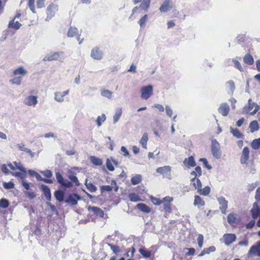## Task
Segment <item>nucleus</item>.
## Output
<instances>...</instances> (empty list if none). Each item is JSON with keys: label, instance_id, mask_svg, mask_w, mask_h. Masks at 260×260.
I'll return each mask as SVG.
<instances>
[{"label": "nucleus", "instance_id": "3", "mask_svg": "<svg viewBox=\"0 0 260 260\" xmlns=\"http://www.w3.org/2000/svg\"><path fill=\"white\" fill-rule=\"evenodd\" d=\"M250 212L253 219H255L258 216L259 217V219L257 221L256 225L257 226L260 227V207L258 206L257 203L253 204V207L251 209ZM257 235L260 236V230L257 232Z\"/></svg>", "mask_w": 260, "mask_h": 260}, {"label": "nucleus", "instance_id": "12", "mask_svg": "<svg viewBox=\"0 0 260 260\" xmlns=\"http://www.w3.org/2000/svg\"><path fill=\"white\" fill-rule=\"evenodd\" d=\"M91 57L94 59L101 60L103 57V53L98 47H94L91 51Z\"/></svg>", "mask_w": 260, "mask_h": 260}, {"label": "nucleus", "instance_id": "17", "mask_svg": "<svg viewBox=\"0 0 260 260\" xmlns=\"http://www.w3.org/2000/svg\"><path fill=\"white\" fill-rule=\"evenodd\" d=\"M170 3L171 0H165L159 8V11L161 12H167L170 11L172 8Z\"/></svg>", "mask_w": 260, "mask_h": 260}, {"label": "nucleus", "instance_id": "35", "mask_svg": "<svg viewBox=\"0 0 260 260\" xmlns=\"http://www.w3.org/2000/svg\"><path fill=\"white\" fill-rule=\"evenodd\" d=\"M106 244L108 246L110 247V249L113 251L114 254L117 255L121 251L120 248L118 246L113 245L109 243H106Z\"/></svg>", "mask_w": 260, "mask_h": 260}, {"label": "nucleus", "instance_id": "13", "mask_svg": "<svg viewBox=\"0 0 260 260\" xmlns=\"http://www.w3.org/2000/svg\"><path fill=\"white\" fill-rule=\"evenodd\" d=\"M151 0H133L134 4L141 3L139 8L142 10H147L150 7Z\"/></svg>", "mask_w": 260, "mask_h": 260}, {"label": "nucleus", "instance_id": "55", "mask_svg": "<svg viewBox=\"0 0 260 260\" xmlns=\"http://www.w3.org/2000/svg\"><path fill=\"white\" fill-rule=\"evenodd\" d=\"M112 187L110 185H102L100 186V189L102 192L108 191L110 192L112 190Z\"/></svg>", "mask_w": 260, "mask_h": 260}, {"label": "nucleus", "instance_id": "15", "mask_svg": "<svg viewBox=\"0 0 260 260\" xmlns=\"http://www.w3.org/2000/svg\"><path fill=\"white\" fill-rule=\"evenodd\" d=\"M218 111L222 115L226 116L229 114L230 108L227 104L223 103L220 105L218 108Z\"/></svg>", "mask_w": 260, "mask_h": 260}, {"label": "nucleus", "instance_id": "56", "mask_svg": "<svg viewBox=\"0 0 260 260\" xmlns=\"http://www.w3.org/2000/svg\"><path fill=\"white\" fill-rule=\"evenodd\" d=\"M4 187L6 189H12L14 187V184L12 182H6L3 183Z\"/></svg>", "mask_w": 260, "mask_h": 260}, {"label": "nucleus", "instance_id": "28", "mask_svg": "<svg viewBox=\"0 0 260 260\" xmlns=\"http://www.w3.org/2000/svg\"><path fill=\"white\" fill-rule=\"evenodd\" d=\"M21 24L18 21L14 22V19H13L9 22L8 24L9 28H14L15 29H18L21 26Z\"/></svg>", "mask_w": 260, "mask_h": 260}, {"label": "nucleus", "instance_id": "53", "mask_svg": "<svg viewBox=\"0 0 260 260\" xmlns=\"http://www.w3.org/2000/svg\"><path fill=\"white\" fill-rule=\"evenodd\" d=\"M69 178L71 180V181L75 183L77 186L80 185V183L78 181L77 177L76 176L69 175Z\"/></svg>", "mask_w": 260, "mask_h": 260}, {"label": "nucleus", "instance_id": "9", "mask_svg": "<svg viewBox=\"0 0 260 260\" xmlns=\"http://www.w3.org/2000/svg\"><path fill=\"white\" fill-rule=\"evenodd\" d=\"M248 255L260 256V241L257 242L255 245H253L248 252Z\"/></svg>", "mask_w": 260, "mask_h": 260}, {"label": "nucleus", "instance_id": "20", "mask_svg": "<svg viewBox=\"0 0 260 260\" xmlns=\"http://www.w3.org/2000/svg\"><path fill=\"white\" fill-rule=\"evenodd\" d=\"M183 164L188 168L193 167L196 166V161L192 156H190L188 158H185L183 161Z\"/></svg>", "mask_w": 260, "mask_h": 260}, {"label": "nucleus", "instance_id": "31", "mask_svg": "<svg viewBox=\"0 0 260 260\" xmlns=\"http://www.w3.org/2000/svg\"><path fill=\"white\" fill-rule=\"evenodd\" d=\"M251 147L254 150L259 149L260 148V138L254 139L251 143Z\"/></svg>", "mask_w": 260, "mask_h": 260}, {"label": "nucleus", "instance_id": "22", "mask_svg": "<svg viewBox=\"0 0 260 260\" xmlns=\"http://www.w3.org/2000/svg\"><path fill=\"white\" fill-rule=\"evenodd\" d=\"M225 85L228 93L231 95L233 94L235 88L234 82L232 81H229L225 83Z\"/></svg>", "mask_w": 260, "mask_h": 260}, {"label": "nucleus", "instance_id": "21", "mask_svg": "<svg viewBox=\"0 0 260 260\" xmlns=\"http://www.w3.org/2000/svg\"><path fill=\"white\" fill-rule=\"evenodd\" d=\"M223 238L225 244L229 246L235 241L236 236L234 234H226L224 235Z\"/></svg>", "mask_w": 260, "mask_h": 260}, {"label": "nucleus", "instance_id": "49", "mask_svg": "<svg viewBox=\"0 0 260 260\" xmlns=\"http://www.w3.org/2000/svg\"><path fill=\"white\" fill-rule=\"evenodd\" d=\"M254 62L253 57L250 54H247L245 56V63L251 65Z\"/></svg>", "mask_w": 260, "mask_h": 260}, {"label": "nucleus", "instance_id": "51", "mask_svg": "<svg viewBox=\"0 0 260 260\" xmlns=\"http://www.w3.org/2000/svg\"><path fill=\"white\" fill-rule=\"evenodd\" d=\"M101 95L103 96L106 97L108 99H111L112 95V92L109 90H104L101 92Z\"/></svg>", "mask_w": 260, "mask_h": 260}, {"label": "nucleus", "instance_id": "41", "mask_svg": "<svg viewBox=\"0 0 260 260\" xmlns=\"http://www.w3.org/2000/svg\"><path fill=\"white\" fill-rule=\"evenodd\" d=\"M106 119V117L105 114H102L101 116H99L97 117L96 122L98 126L102 125V122L105 121Z\"/></svg>", "mask_w": 260, "mask_h": 260}, {"label": "nucleus", "instance_id": "6", "mask_svg": "<svg viewBox=\"0 0 260 260\" xmlns=\"http://www.w3.org/2000/svg\"><path fill=\"white\" fill-rule=\"evenodd\" d=\"M259 109V106L256 103L252 102L251 100H249L248 106L246 109V112L250 115H253L256 113Z\"/></svg>", "mask_w": 260, "mask_h": 260}, {"label": "nucleus", "instance_id": "25", "mask_svg": "<svg viewBox=\"0 0 260 260\" xmlns=\"http://www.w3.org/2000/svg\"><path fill=\"white\" fill-rule=\"evenodd\" d=\"M230 133L237 139L241 138L243 136L242 134L237 128L230 127Z\"/></svg>", "mask_w": 260, "mask_h": 260}, {"label": "nucleus", "instance_id": "32", "mask_svg": "<svg viewBox=\"0 0 260 260\" xmlns=\"http://www.w3.org/2000/svg\"><path fill=\"white\" fill-rule=\"evenodd\" d=\"M148 140V137L147 134L146 133H144L140 140V143L142 146L145 149H147Z\"/></svg>", "mask_w": 260, "mask_h": 260}, {"label": "nucleus", "instance_id": "62", "mask_svg": "<svg viewBox=\"0 0 260 260\" xmlns=\"http://www.w3.org/2000/svg\"><path fill=\"white\" fill-rule=\"evenodd\" d=\"M121 151L123 152V156L125 157H129L130 154L129 151L127 150L125 147L122 146L121 147Z\"/></svg>", "mask_w": 260, "mask_h": 260}, {"label": "nucleus", "instance_id": "4", "mask_svg": "<svg viewBox=\"0 0 260 260\" xmlns=\"http://www.w3.org/2000/svg\"><path fill=\"white\" fill-rule=\"evenodd\" d=\"M219 148L220 145L216 139H213L212 140L211 152L214 157L217 159L221 156Z\"/></svg>", "mask_w": 260, "mask_h": 260}, {"label": "nucleus", "instance_id": "46", "mask_svg": "<svg viewBox=\"0 0 260 260\" xmlns=\"http://www.w3.org/2000/svg\"><path fill=\"white\" fill-rule=\"evenodd\" d=\"M26 173H23V172H11V174L12 176L20 177L22 180H24L26 177Z\"/></svg>", "mask_w": 260, "mask_h": 260}, {"label": "nucleus", "instance_id": "50", "mask_svg": "<svg viewBox=\"0 0 260 260\" xmlns=\"http://www.w3.org/2000/svg\"><path fill=\"white\" fill-rule=\"evenodd\" d=\"M13 163H14V165L15 166V168H16L17 169H18L21 172H23V173L27 172L26 169L23 167V165L20 162H17L16 161H14Z\"/></svg>", "mask_w": 260, "mask_h": 260}, {"label": "nucleus", "instance_id": "30", "mask_svg": "<svg viewBox=\"0 0 260 260\" xmlns=\"http://www.w3.org/2000/svg\"><path fill=\"white\" fill-rule=\"evenodd\" d=\"M90 160L95 166H101L103 164L102 159L94 156H90Z\"/></svg>", "mask_w": 260, "mask_h": 260}, {"label": "nucleus", "instance_id": "7", "mask_svg": "<svg viewBox=\"0 0 260 260\" xmlns=\"http://www.w3.org/2000/svg\"><path fill=\"white\" fill-rule=\"evenodd\" d=\"M171 167L169 166L159 167L156 170V172L162 174L163 175V177H166L169 179H171Z\"/></svg>", "mask_w": 260, "mask_h": 260}, {"label": "nucleus", "instance_id": "54", "mask_svg": "<svg viewBox=\"0 0 260 260\" xmlns=\"http://www.w3.org/2000/svg\"><path fill=\"white\" fill-rule=\"evenodd\" d=\"M198 246L200 248H202L203 245L204 236L202 234H199L197 239Z\"/></svg>", "mask_w": 260, "mask_h": 260}, {"label": "nucleus", "instance_id": "36", "mask_svg": "<svg viewBox=\"0 0 260 260\" xmlns=\"http://www.w3.org/2000/svg\"><path fill=\"white\" fill-rule=\"evenodd\" d=\"M205 204V202L201 199L199 196H195L193 205H201L202 206H204Z\"/></svg>", "mask_w": 260, "mask_h": 260}, {"label": "nucleus", "instance_id": "45", "mask_svg": "<svg viewBox=\"0 0 260 260\" xmlns=\"http://www.w3.org/2000/svg\"><path fill=\"white\" fill-rule=\"evenodd\" d=\"M10 203L6 199H2L0 200V207L3 208H7L9 207Z\"/></svg>", "mask_w": 260, "mask_h": 260}, {"label": "nucleus", "instance_id": "60", "mask_svg": "<svg viewBox=\"0 0 260 260\" xmlns=\"http://www.w3.org/2000/svg\"><path fill=\"white\" fill-rule=\"evenodd\" d=\"M1 171L3 173H4L5 174H11V171L9 170V169L7 168V166L6 164H3L1 166Z\"/></svg>", "mask_w": 260, "mask_h": 260}, {"label": "nucleus", "instance_id": "29", "mask_svg": "<svg viewBox=\"0 0 260 260\" xmlns=\"http://www.w3.org/2000/svg\"><path fill=\"white\" fill-rule=\"evenodd\" d=\"M250 132L253 133L259 129V124L256 120L251 121L249 124Z\"/></svg>", "mask_w": 260, "mask_h": 260}, {"label": "nucleus", "instance_id": "2", "mask_svg": "<svg viewBox=\"0 0 260 260\" xmlns=\"http://www.w3.org/2000/svg\"><path fill=\"white\" fill-rule=\"evenodd\" d=\"M58 10V6L57 5L51 4L49 5L46 9L47 17L46 21H49L52 18H53Z\"/></svg>", "mask_w": 260, "mask_h": 260}, {"label": "nucleus", "instance_id": "38", "mask_svg": "<svg viewBox=\"0 0 260 260\" xmlns=\"http://www.w3.org/2000/svg\"><path fill=\"white\" fill-rule=\"evenodd\" d=\"M139 251L144 258H149L151 256L150 251L145 248L139 249Z\"/></svg>", "mask_w": 260, "mask_h": 260}, {"label": "nucleus", "instance_id": "47", "mask_svg": "<svg viewBox=\"0 0 260 260\" xmlns=\"http://www.w3.org/2000/svg\"><path fill=\"white\" fill-rule=\"evenodd\" d=\"M55 97L54 99L55 101L58 102H62L64 101V97L61 92H56L54 93Z\"/></svg>", "mask_w": 260, "mask_h": 260}, {"label": "nucleus", "instance_id": "10", "mask_svg": "<svg viewBox=\"0 0 260 260\" xmlns=\"http://www.w3.org/2000/svg\"><path fill=\"white\" fill-rule=\"evenodd\" d=\"M62 52H53L46 55L43 58V61L57 60L60 55L62 54Z\"/></svg>", "mask_w": 260, "mask_h": 260}, {"label": "nucleus", "instance_id": "14", "mask_svg": "<svg viewBox=\"0 0 260 260\" xmlns=\"http://www.w3.org/2000/svg\"><path fill=\"white\" fill-rule=\"evenodd\" d=\"M40 189L43 192L44 195L47 201H50L51 199V190L49 187L45 184H42Z\"/></svg>", "mask_w": 260, "mask_h": 260}, {"label": "nucleus", "instance_id": "11", "mask_svg": "<svg viewBox=\"0 0 260 260\" xmlns=\"http://www.w3.org/2000/svg\"><path fill=\"white\" fill-rule=\"evenodd\" d=\"M217 201L220 205L219 209L223 214H225L226 210L228 208V201L225 199L224 198L221 197L217 199Z\"/></svg>", "mask_w": 260, "mask_h": 260}, {"label": "nucleus", "instance_id": "33", "mask_svg": "<svg viewBox=\"0 0 260 260\" xmlns=\"http://www.w3.org/2000/svg\"><path fill=\"white\" fill-rule=\"evenodd\" d=\"M78 34V29L76 27H72L71 26L69 28L68 33H67V36L68 37H73L76 35Z\"/></svg>", "mask_w": 260, "mask_h": 260}, {"label": "nucleus", "instance_id": "48", "mask_svg": "<svg viewBox=\"0 0 260 260\" xmlns=\"http://www.w3.org/2000/svg\"><path fill=\"white\" fill-rule=\"evenodd\" d=\"M22 78L21 77H15L10 80V82L12 84H16L19 85L21 84Z\"/></svg>", "mask_w": 260, "mask_h": 260}, {"label": "nucleus", "instance_id": "8", "mask_svg": "<svg viewBox=\"0 0 260 260\" xmlns=\"http://www.w3.org/2000/svg\"><path fill=\"white\" fill-rule=\"evenodd\" d=\"M80 200H81V197L77 193H71L64 202L71 205H76L78 203V201Z\"/></svg>", "mask_w": 260, "mask_h": 260}, {"label": "nucleus", "instance_id": "26", "mask_svg": "<svg viewBox=\"0 0 260 260\" xmlns=\"http://www.w3.org/2000/svg\"><path fill=\"white\" fill-rule=\"evenodd\" d=\"M27 74V71L24 69L23 66H20L17 69L13 71L14 75H20L22 76H24Z\"/></svg>", "mask_w": 260, "mask_h": 260}, {"label": "nucleus", "instance_id": "1", "mask_svg": "<svg viewBox=\"0 0 260 260\" xmlns=\"http://www.w3.org/2000/svg\"><path fill=\"white\" fill-rule=\"evenodd\" d=\"M55 176L57 182L62 188H70L73 186V183L63 178L62 175L58 172L55 173Z\"/></svg>", "mask_w": 260, "mask_h": 260}, {"label": "nucleus", "instance_id": "64", "mask_svg": "<svg viewBox=\"0 0 260 260\" xmlns=\"http://www.w3.org/2000/svg\"><path fill=\"white\" fill-rule=\"evenodd\" d=\"M166 114L170 117H171L172 116V114H173V111H172V109L170 108V106H166Z\"/></svg>", "mask_w": 260, "mask_h": 260}, {"label": "nucleus", "instance_id": "42", "mask_svg": "<svg viewBox=\"0 0 260 260\" xmlns=\"http://www.w3.org/2000/svg\"><path fill=\"white\" fill-rule=\"evenodd\" d=\"M237 215L234 213H231L228 216V221L230 224L235 223Z\"/></svg>", "mask_w": 260, "mask_h": 260}, {"label": "nucleus", "instance_id": "43", "mask_svg": "<svg viewBox=\"0 0 260 260\" xmlns=\"http://www.w3.org/2000/svg\"><path fill=\"white\" fill-rule=\"evenodd\" d=\"M128 198L131 202H137L140 201V199L139 196L135 193H129Z\"/></svg>", "mask_w": 260, "mask_h": 260}, {"label": "nucleus", "instance_id": "52", "mask_svg": "<svg viewBox=\"0 0 260 260\" xmlns=\"http://www.w3.org/2000/svg\"><path fill=\"white\" fill-rule=\"evenodd\" d=\"M199 161L202 162L203 163L204 167L207 168L208 170H210L212 169V167L208 164V162L206 158H201L200 159Z\"/></svg>", "mask_w": 260, "mask_h": 260}, {"label": "nucleus", "instance_id": "16", "mask_svg": "<svg viewBox=\"0 0 260 260\" xmlns=\"http://www.w3.org/2000/svg\"><path fill=\"white\" fill-rule=\"evenodd\" d=\"M38 103L37 97L34 95H30L26 98L24 103L26 105L35 106Z\"/></svg>", "mask_w": 260, "mask_h": 260}, {"label": "nucleus", "instance_id": "5", "mask_svg": "<svg viewBox=\"0 0 260 260\" xmlns=\"http://www.w3.org/2000/svg\"><path fill=\"white\" fill-rule=\"evenodd\" d=\"M141 98L147 100L153 94V86L151 85L144 86L141 88Z\"/></svg>", "mask_w": 260, "mask_h": 260}, {"label": "nucleus", "instance_id": "59", "mask_svg": "<svg viewBox=\"0 0 260 260\" xmlns=\"http://www.w3.org/2000/svg\"><path fill=\"white\" fill-rule=\"evenodd\" d=\"M41 173L47 178H50L52 176V172L49 170L42 171Z\"/></svg>", "mask_w": 260, "mask_h": 260}, {"label": "nucleus", "instance_id": "18", "mask_svg": "<svg viewBox=\"0 0 260 260\" xmlns=\"http://www.w3.org/2000/svg\"><path fill=\"white\" fill-rule=\"evenodd\" d=\"M55 199L59 202H62L64 200L65 196V190L58 189L56 190L54 193Z\"/></svg>", "mask_w": 260, "mask_h": 260}, {"label": "nucleus", "instance_id": "24", "mask_svg": "<svg viewBox=\"0 0 260 260\" xmlns=\"http://www.w3.org/2000/svg\"><path fill=\"white\" fill-rule=\"evenodd\" d=\"M137 207L139 210L144 213H148L150 212V208L145 204L139 203L137 204Z\"/></svg>", "mask_w": 260, "mask_h": 260}, {"label": "nucleus", "instance_id": "57", "mask_svg": "<svg viewBox=\"0 0 260 260\" xmlns=\"http://www.w3.org/2000/svg\"><path fill=\"white\" fill-rule=\"evenodd\" d=\"M195 182L193 183V186L198 191L202 187L201 181L199 178H197Z\"/></svg>", "mask_w": 260, "mask_h": 260}, {"label": "nucleus", "instance_id": "37", "mask_svg": "<svg viewBox=\"0 0 260 260\" xmlns=\"http://www.w3.org/2000/svg\"><path fill=\"white\" fill-rule=\"evenodd\" d=\"M122 109L121 108H118L116 110V111L113 116V122L116 123L119 119L121 116Z\"/></svg>", "mask_w": 260, "mask_h": 260}, {"label": "nucleus", "instance_id": "23", "mask_svg": "<svg viewBox=\"0 0 260 260\" xmlns=\"http://www.w3.org/2000/svg\"><path fill=\"white\" fill-rule=\"evenodd\" d=\"M216 251V248L214 246H211L208 248H204L201 253L199 255V256H203L205 254H209L211 252H214Z\"/></svg>", "mask_w": 260, "mask_h": 260}, {"label": "nucleus", "instance_id": "27", "mask_svg": "<svg viewBox=\"0 0 260 260\" xmlns=\"http://www.w3.org/2000/svg\"><path fill=\"white\" fill-rule=\"evenodd\" d=\"M160 209L165 212V214L170 213L171 211L170 204L168 203H162L161 205L160 206ZM165 216H167L166 215H165Z\"/></svg>", "mask_w": 260, "mask_h": 260}, {"label": "nucleus", "instance_id": "58", "mask_svg": "<svg viewBox=\"0 0 260 260\" xmlns=\"http://www.w3.org/2000/svg\"><path fill=\"white\" fill-rule=\"evenodd\" d=\"M106 167L110 171H113L114 170V167L112 165L111 161L109 158L107 159Z\"/></svg>", "mask_w": 260, "mask_h": 260}, {"label": "nucleus", "instance_id": "63", "mask_svg": "<svg viewBox=\"0 0 260 260\" xmlns=\"http://www.w3.org/2000/svg\"><path fill=\"white\" fill-rule=\"evenodd\" d=\"M46 204L47 206H49L50 208V210L52 212L55 213L56 214L58 213V211L55 206L51 205L50 202H47Z\"/></svg>", "mask_w": 260, "mask_h": 260}, {"label": "nucleus", "instance_id": "19", "mask_svg": "<svg viewBox=\"0 0 260 260\" xmlns=\"http://www.w3.org/2000/svg\"><path fill=\"white\" fill-rule=\"evenodd\" d=\"M88 210L93 212L96 215L103 217L104 215V211L100 208L95 206H89Z\"/></svg>", "mask_w": 260, "mask_h": 260}, {"label": "nucleus", "instance_id": "34", "mask_svg": "<svg viewBox=\"0 0 260 260\" xmlns=\"http://www.w3.org/2000/svg\"><path fill=\"white\" fill-rule=\"evenodd\" d=\"M142 181V176L141 175L137 174L131 178V182L133 185H136L140 183Z\"/></svg>", "mask_w": 260, "mask_h": 260}, {"label": "nucleus", "instance_id": "39", "mask_svg": "<svg viewBox=\"0 0 260 260\" xmlns=\"http://www.w3.org/2000/svg\"><path fill=\"white\" fill-rule=\"evenodd\" d=\"M210 192V187L209 186H207L203 189L202 187L198 191V192L201 195L207 196Z\"/></svg>", "mask_w": 260, "mask_h": 260}, {"label": "nucleus", "instance_id": "61", "mask_svg": "<svg viewBox=\"0 0 260 260\" xmlns=\"http://www.w3.org/2000/svg\"><path fill=\"white\" fill-rule=\"evenodd\" d=\"M151 201L154 205L160 206L162 204V201L154 197L151 198Z\"/></svg>", "mask_w": 260, "mask_h": 260}, {"label": "nucleus", "instance_id": "44", "mask_svg": "<svg viewBox=\"0 0 260 260\" xmlns=\"http://www.w3.org/2000/svg\"><path fill=\"white\" fill-rule=\"evenodd\" d=\"M147 17L148 15L145 14L139 20L138 23L139 24L141 28H143L145 26Z\"/></svg>", "mask_w": 260, "mask_h": 260}, {"label": "nucleus", "instance_id": "40", "mask_svg": "<svg viewBox=\"0 0 260 260\" xmlns=\"http://www.w3.org/2000/svg\"><path fill=\"white\" fill-rule=\"evenodd\" d=\"M85 184L89 191L93 192L96 191V187L91 182L87 183V179L86 180Z\"/></svg>", "mask_w": 260, "mask_h": 260}]
</instances>
